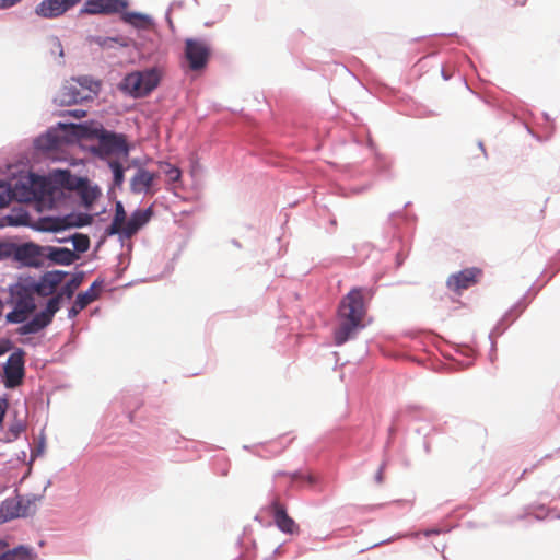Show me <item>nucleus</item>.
Wrapping results in <instances>:
<instances>
[{"label":"nucleus","instance_id":"obj_29","mask_svg":"<svg viewBox=\"0 0 560 560\" xmlns=\"http://www.w3.org/2000/svg\"><path fill=\"white\" fill-rule=\"evenodd\" d=\"M109 167L114 175L115 185H121L124 182V167L118 161H109Z\"/></svg>","mask_w":560,"mask_h":560},{"label":"nucleus","instance_id":"obj_20","mask_svg":"<svg viewBox=\"0 0 560 560\" xmlns=\"http://www.w3.org/2000/svg\"><path fill=\"white\" fill-rule=\"evenodd\" d=\"M82 98L83 96H81L77 86L72 83H68L59 91L55 97V102L60 105H71L78 103Z\"/></svg>","mask_w":560,"mask_h":560},{"label":"nucleus","instance_id":"obj_30","mask_svg":"<svg viewBox=\"0 0 560 560\" xmlns=\"http://www.w3.org/2000/svg\"><path fill=\"white\" fill-rule=\"evenodd\" d=\"M100 192L97 189L94 188H85L82 190V200L85 206H91L96 198L98 197Z\"/></svg>","mask_w":560,"mask_h":560},{"label":"nucleus","instance_id":"obj_40","mask_svg":"<svg viewBox=\"0 0 560 560\" xmlns=\"http://www.w3.org/2000/svg\"><path fill=\"white\" fill-rule=\"evenodd\" d=\"M526 0H516L513 5H524Z\"/></svg>","mask_w":560,"mask_h":560},{"label":"nucleus","instance_id":"obj_1","mask_svg":"<svg viewBox=\"0 0 560 560\" xmlns=\"http://www.w3.org/2000/svg\"><path fill=\"white\" fill-rule=\"evenodd\" d=\"M366 314L363 292L354 288L342 298L338 307V327L335 329L334 339L337 346H341L353 337L357 329L362 327Z\"/></svg>","mask_w":560,"mask_h":560},{"label":"nucleus","instance_id":"obj_2","mask_svg":"<svg viewBox=\"0 0 560 560\" xmlns=\"http://www.w3.org/2000/svg\"><path fill=\"white\" fill-rule=\"evenodd\" d=\"M31 185L32 188H25V191L18 196L9 184L0 182V208L8 206L13 198L30 201L32 199L46 200L51 196V184L45 178L32 176Z\"/></svg>","mask_w":560,"mask_h":560},{"label":"nucleus","instance_id":"obj_10","mask_svg":"<svg viewBox=\"0 0 560 560\" xmlns=\"http://www.w3.org/2000/svg\"><path fill=\"white\" fill-rule=\"evenodd\" d=\"M277 527L285 534H299L300 527L294 520L288 515L285 506L276 498L270 505Z\"/></svg>","mask_w":560,"mask_h":560},{"label":"nucleus","instance_id":"obj_34","mask_svg":"<svg viewBox=\"0 0 560 560\" xmlns=\"http://www.w3.org/2000/svg\"><path fill=\"white\" fill-rule=\"evenodd\" d=\"M22 0H0V10L12 8L20 3Z\"/></svg>","mask_w":560,"mask_h":560},{"label":"nucleus","instance_id":"obj_13","mask_svg":"<svg viewBox=\"0 0 560 560\" xmlns=\"http://www.w3.org/2000/svg\"><path fill=\"white\" fill-rule=\"evenodd\" d=\"M44 252L45 262L50 260L54 264L69 266L79 258L74 252L65 247L44 246Z\"/></svg>","mask_w":560,"mask_h":560},{"label":"nucleus","instance_id":"obj_37","mask_svg":"<svg viewBox=\"0 0 560 560\" xmlns=\"http://www.w3.org/2000/svg\"><path fill=\"white\" fill-rule=\"evenodd\" d=\"M116 40H117V39H115V38H110V37H106V38H101V37H98V38L96 39V43H97L98 45L103 46V47H106V46H109V43H112V42H116Z\"/></svg>","mask_w":560,"mask_h":560},{"label":"nucleus","instance_id":"obj_9","mask_svg":"<svg viewBox=\"0 0 560 560\" xmlns=\"http://www.w3.org/2000/svg\"><path fill=\"white\" fill-rule=\"evenodd\" d=\"M81 0H44L36 7V14L46 19L62 15Z\"/></svg>","mask_w":560,"mask_h":560},{"label":"nucleus","instance_id":"obj_27","mask_svg":"<svg viewBox=\"0 0 560 560\" xmlns=\"http://www.w3.org/2000/svg\"><path fill=\"white\" fill-rule=\"evenodd\" d=\"M121 20L133 26H140L147 21V16L137 12H127L126 10L120 13Z\"/></svg>","mask_w":560,"mask_h":560},{"label":"nucleus","instance_id":"obj_6","mask_svg":"<svg viewBox=\"0 0 560 560\" xmlns=\"http://www.w3.org/2000/svg\"><path fill=\"white\" fill-rule=\"evenodd\" d=\"M129 7L128 0H86L82 14L112 15L122 13Z\"/></svg>","mask_w":560,"mask_h":560},{"label":"nucleus","instance_id":"obj_14","mask_svg":"<svg viewBox=\"0 0 560 560\" xmlns=\"http://www.w3.org/2000/svg\"><path fill=\"white\" fill-rule=\"evenodd\" d=\"M152 217L151 208L135 211L126 222L121 234L129 238L135 235Z\"/></svg>","mask_w":560,"mask_h":560},{"label":"nucleus","instance_id":"obj_35","mask_svg":"<svg viewBox=\"0 0 560 560\" xmlns=\"http://www.w3.org/2000/svg\"><path fill=\"white\" fill-rule=\"evenodd\" d=\"M82 310H84L83 306H78V301L75 300L72 307L69 310L68 316L69 318H74Z\"/></svg>","mask_w":560,"mask_h":560},{"label":"nucleus","instance_id":"obj_17","mask_svg":"<svg viewBox=\"0 0 560 560\" xmlns=\"http://www.w3.org/2000/svg\"><path fill=\"white\" fill-rule=\"evenodd\" d=\"M30 501L24 502L23 499L12 498L2 503L1 511L4 513L5 518H14L28 515Z\"/></svg>","mask_w":560,"mask_h":560},{"label":"nucleus","instance_id":"obj_19","mask_svg":"<svg viewBox=\"0 0 560 560\" xmlns=\"http://www.w3.org/2000/svg\"><path fill=\"white\" fill-rule=\"evenodd\" d=\"M155 176L147 170H139L131 179V190L136 194L145 192L152 186Z\"/></svg>","mask_w":560,"mask_h":560},{"label":"nucleus","instance_id":"obj_15","mask_svg":"<svg viewBox=\"0 0 560 560\" xmlns=\"http://www.w3.org/2000/svg\"><path fill=\"white\" fill-rule=\"evenodd\" d=\"M36 553L30 547L19 546L9 549L8 542L0 539V560H35Z\"/></svg>","mask_w":560,"mask_h":560},{"label":"nucleus","instance_id":"obj_16","mask_svg":"<svg viewBox=\"0 0 560 560\" xmlns=\"http://www.w3.org/2000/svg\"><path fill=\"white\" fill-rule=\"evenodd\" d=\"M36 553L30 547L19 546L9 549L8 542L0 539V560H35Z\"/></svg>","mask_w":560,"mask_h":560},{"label":"nucleus","instance_id":"obj_33","mask_svg":"<svg viewBox=\"0 0 560 560\" xmlns=\"http://www.w3.org/2000/svg\"><path fill=\"white\" fill-rule=\"evenodd\" d=\"M167 176L172 182H176L180 177V171L177 167H170V170L166 172Z\"/></svg>","mask_w":560,"mask_h":560},{"label":"nucleus","instance_id":"obj_22","mask_svg":"<svg viewBox=\"0 0 560 560\" xmlns=\"http://www.w3.org/2000/svg\"><path fill=\"white\" fill-rule=\"evenodd\" d=\"M49 322L40 313L36 314L30 322L18 328L20 335L36 334L47 327Z\"/></svg>","mask_w":560,"mask_h":560},{"label":"nucleus","instance_id":"obj_38","mask_svg":"<svg viewBox=\"0 0 560 560\" xmlns=\"http://www.w3.org/2000/svg\"><path fill=\"white\" fill-rule=\"evenodd\" d=\"M16 306H20L21 308H28L33 306V310L35 308L33 301H21L16 304Z\"/></svg>","mask_w":560,"mask_h":560},{"label":"nucleus","instance_id":"obj_5","mask_svg":"<svg viewBox=\"0 0 560 560\" xmlns=\"http://www.w3.org/2000/svg\"><path fill=\"white\" fill-rule=\"evenodd\" d=\"M13 258L26 267L45 266L44 246L25 243L14 247L12 252Z\"/></svg>","mask_w":560,"mask_h":560},{"label":"nucleus","instance_id":"obj_21","mask_svg":"<svg viewBox=\"0 0 560 560\" xmlns=\"http://www.w3.org/2000/svg\"><path fill=\"white\" fill-rule=\"evenodd\" d=\"M126 211L120 201H117L115 205V214L110 225L107 228L106 233L108 235L121 234L124 226L126 224Z\"/></svg>","mask_w":560,"mask_h":560},{"label":"nucleus","instance_id":"obj_12","mask_svg":"<svg viewBox=\"0 0 560 560\" xmlns=\"http://www.w3.org/2000/svg\"><path fill=\"white\" fill-rule=\"evenodd\" d=\"M100 143L107 153L128 155L129 148L126 137L122 135L104 131L100 137Z\"/></svg>","mask_w":560,"mask_h":560},{"label":"nucleus","instance_id":"obj_23","mask_svg":"<svg viewBox=\"0 0 560 560\" xmlns=\"http://www.w3.org/2000/svg\"><path fill=\"white\" fill-rule=\"evenodd\" d=\"M101 284L102 282L94 281L86 291L79 293L75 299L78 301V306H83L85 308L92 302L97 300L100 295Z\"/></svg>","mask_w":560,"mask_h":560},{"label":"nucleus","instance_id":"obj_26","mask_svg":"<svg viewBox=\"0 0 560 560\" xmlns=\"http://www.w3.org/2000/svg\"><path fill=\"white\" fill-rule=\"evenodd\" d=\"M33 312V306L28 308H21L16 306L12 312L7 315V319L10 323H23L26 320L27 315Z\"/></svg>","mask_w":560,"mask_h":560},{"label":"nucleus","instance_id":"obj_41","mask_svg":"<svg viewBox=\"0 0 560 560\" xmlns=\"http://www.w3.org/2000/svg\"><path fill=\"white\" fill-rule=\"evenodd\" d=\"M376 478H377V481H378V482H382V472H378V475H377V477H376Z\"/></svg>","mask_w":560,"mask_h":560},{"label":"nucleus","instance_id":"obj_18","mask_svg":"<svg viewBox=\"0 0 560 560\" xmlns=\"http://www.w3.org/2000/svg\"><path fill=\"white\" fill-rule=\"evenodd\" d=\"M92 215L88 213L68 214L63 218L57 219L54 225L55 230H62L67 228H80L89 225L92 222Z\"/></svg>","mask_w":560,"mask_h":560},{"label":"nucleus","instance_id":"obj_4","mask_svg":"<svg viewBox=\"0 0 560 560\" xmlns=\"http://www.w3.org/2000/svg\"><path fill=\"white\" fill-rule=\"evenodd\" d=\"M211 56V48L208 43L200 39L188 38L185 40V58L191 71L203 70Z\"/></svg>","mask_w":560,"mask_h":560},{"label":"nucleus","instance_id":"obj_42","mask_svg":"<svg viewBox=\"0 0 560 560\" xmlns=\"http://www.w3.org/2000/svg\"><path fill=\"white\" fill-rule=\"evenodd\" d=\"M4 352V348L0 345V355Z\"/></svg>","mask_w":560,"mask_h":560},{"label":"nucleus","instance_id":"obj_36","mask_svg":"<svg viewBox=\"0 0 560 560\" xmlns=\"http://www.w3.org/2000/svg\"><path fill=\"white\" fill-rule=\"evenodd\" d=\"M7 409H8V401H7V399H1L0 400V425L3 422Z\"/></svg>","mask_w":560,"mask_h":560},{"label":"nucleus","instance_id":"obj_3","mask_svg":"<svg viewBox=\"0 0 560 560\" xmlns=\"http://www.w3.org/2000/svg\"><path fill=\"white\" fill-rule=\"evenodd\" d=\"M159 80V73L154 69L133 72L124 79V88L133 96H145L158 86Z\"/></svg>","mask_w":560,"mask_h":560},{"label":"nucleus","instance_id":"obj_31","mask_svg":"<svg viewBox=\"0 0 560 560\" xmlns=\"http://www.w3.org/2000/svg\"><path fill=\"white\" fill-rule=\"evenodd\" d=\"M291 479H292V483L295 482V481H307L310 485H314L316 483L317 479L315 476L308 474V475H305L303 472H293L292 475H290Z\"/></svg>","mask_w":560,"mask_h":560},{"label":"nucleus","instance_id":"obj_32","mask_svg":"<svg viewBox=\"0 0 560 560\" xmlns=\"http://www.w3.org/2000/svg\"><path fill=\"white\" fill-rule=\"evenodd\" d=\"M38 144L42 148L52 149V148L56 147V140L55 139H50V136L48 135L45 138L38 139Z\"/></svg>","mask_w":560,"mask_h":560},{"label":"nucleus","instance_id":"obj_24","mask_svg":"<svg viewBox=\"0 0 560 560\" xmlns=\"http://www.w3.org/2000/svg\"><path fill=\"white\" fill-rule=\"evenodd\" d=\"M83 281V273H75L71 277V279L63 284L61 290L58 292L62 294L63 299L70 300L74 293V291L80 287Z\"/></svg>","mask_w":560,"mask_h":560},{"label":"nucleus","instance_id":"obj_39","mask_svg":"<svg viewBox=\"0 0 560 560\" xmlns=\"http://www.w3.org/2000/svg\"><path fill=\"white\" fill-rule=\"evenodd\" d=\"M70 114L73 115L75 118H82V117L85 116V112L84 110H79V109L70 112Z\"/></svg>","mask_w":560,"mask_h":560},{"label":"nucleus","instance_id":"obj_11","mask_svg":"<svg viewBox=\"0 0 560 560\" xmlns=\"http://www.w3.org/2000/svg\"><path fill=\"white\" fill-rule=\"evenodd\" d=\"M67 272L60 270L48 271L35 284V291L38 295L49 296L55 293L59 284L62 283Z\"/></svg>","mask_w":560,"mask_h":560},{"label":"nucleus","instance_id":"obj_7","mask_svg":"<svg viewBox=\"0 0 560 560\" xmlns=\"http://www.w3.org/2000/svg\"><path fill=\"white\" fill-rule=\"evenodd\" d=\"M482 270L476 267L466 268L457 273H453L447 278L446 285L456 293L467 290L471 285L479 282Z\"/></svg>","mask_w":560,"mask_h":560},{"label":"nucleus","instance_id":"obj_25","mask_svg":"<svg viewBox=\"0 0 560 560\" xmlns=\"http://www.w3.org/2000/svg\"><path fill=\"white\" fill-rule=\"evenodd\" d=\"M62 300V294L57 293L49 299L46 308L40 312V314L45 316L49 324L52 322L54 315L59 311Z\"/></svg>","mask_w":560,"mask_h":560},{"label":"nucleus","instance_id":"obj_8","mask_svg":"<svg viewBox=\"0 0 560 560\" xmlns=\"http://www.w3.org/2000/svg\"><path fill=\"white\" fill-rule=\"evenodd\" d=\"M24 377V360L21 354L13 353L4 365V384L8 388L19 386Z\"/></svg>","mask_w":560,"mask_h":560},{"label":"nucleus","instance_id":"obj_28","mask_svg":"<svg viewBox=\"0 0 560 560\" xmlns=\"http://www.w3.org/2000/svg\"><path fill=\"white\" fill-rule=\"evenodd\" d=\"M73 247L79 253H85L90 247V238L85 234L77 233L72 237Z\"/></svg>","mask_w":560,"mask_h":560}]
</instances>
